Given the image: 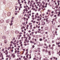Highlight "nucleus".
<instances>
[{
    "mask_svg": "<svg viewBox=\"0 0 60 60\" xmlns=\"http://www.w3.org/2000/svg\"><path fill=\"white\" fill-rule=\"evenodd\" d=\"M31 37H29L28 39L29 40H31Z\"/></svg>",
    "mask_w": 60,
    "mask_h": 60,
    "instance_id": "c85d7f7f",
    "label": "nucleus"
},
{
    "mask_svg": "<svg viewBox=\"0 0 60 60\" xmlns=\"http://www.w3.org/2000/svg\"><path fill=\"white\" fill-rule=\"evenodd\" d=\"M15 34H19V32L18 31V30H17L15 31Z\"/></svg>",
    "mask_w": 60,
    "mask_h": 60,
    "instance_id": "1a4fd4ad",
    "label": "nucleus"
},
{
    "mask_svg": "<svg viewBox=\"0 0 60 60\" xmlns=\"http://www.w3.org/2000/svg\"><path fill=\"white\" fill-rule=\"evenodd\" d=\"M8 52H6L5 53V54H6V55H8Z\"/></svg>",
    "mask_w": 60,
    "mask_h": 60,
    "instance_id": "473e14b6",
    "label": "nucleus"
},
{
    "mask_svg": "<svg viewBox=\"0 0 60 60\" xmlns=\"http://www.w3.org/2000/svg\"><path fill=\"white\" fill-rule=\"evenodd\" d=\"M37 21H39L40 20V19H37Z\"/></svg>",
    "mask_w": 60,
    "mask_h": 60,
    "instance_id": "6e6d98bb",
    "label": "nucleus"
},
{
    "mask_svg": "<svg viewBox=\"0 0 60 60\" xmlns=\"http://www.w3.org/2000/svg\"><path fill=\"white\" fill-rule=\"evenodd\" d=\"M17 50H15V54H16V53H17Z\"/></svg>",
    "mask_w": 60,
    "mask_h": 60,
    "instance_id": "09e8293b",
    "label": "nucleus"
},
{
    "mask_svg": "<svg viewBox=\"0 0 60 60\" xmlns=\"http://www.w3.org/2000/svg\"><path fill=\"white\" fill-rule=\"evenodd\" d=\"M26 11V9H24L23 10V14H24V13L26 12L25 11Z\"/></svg>",
    "mask_w": 60,
    "mask_h": 60,
    "instance_id": "aec40b11",
    "label": "nucleus"
},
{
    "mask_svg": "<svg viewBox=\"0 0 60 60\" xmlns=\"http://www.w3.org/2000/svg\"><path fill=\"white\" fill-rule=\"evenodd\" d=\"M47 43H49L50 42V41H47Z\"/></svg>",
    "mask_w": 60,
    "mask_h": 60,
    "instance_id": "e2e57ef3",
    "label": "nucleus"
},
{
    "mask_svg": "<svg viewBox=\"0 0 60 60\" xmlns=\"http://www.w3.org/2000/svg\"><path fill=\"white\" fill-rule=\"evenodd\" d=\"M57 31H56L55 32L54 34H57Z\"/></svg>",
    "mask_w": 60,
    "mask_h": 60,
    "instance_id": "680f3d73",
    "label": "nucleus"
},
{
    "mask_svg": "<svg viewBox=\"0 0 60 60\" xmlns=\"http://www.w3.org/2000/svg\"><path fill=\"white\" fill-rule=\"evenodd\" d=\"M26 18L25 17H24L23 18H22V19H24V20H25L26 19Z\"/></svg>",
    "mask_w": 60,
    "mask_h": 60,
    "instance_id": "49530a36",
    "label": "nucleus"
},
{
    "mask_svg": "<svg viewBox=\"0 0 60 60\" xmlns=\"http://www.w3.org/2000/svg\"><path fill=\"white\" fill-rule=\"evenodd\" d=\"M10 56H10V55H8V58H10Z\"/></svg>",
    "mask_w": 60,
    "mask_h": 60,
    "instance_id": "5fc2aeb1",
    "label": "nucleus"
},
{
    "mask_svg": "<svg viewBox=\"0 0 60 60\" xmlns=\"http://www.w3.org/2000/svg\"><path fill=\"white\" fill-rule=\"evenodd\" d=\"M35 19H37V16L36 15H35Z\"/></svg>",
    "mask_w": 60,
    "mask_h": 60,
    "instance_id": "58836bf2",
    "label": "nucleus"
},
{
    "mask_svg": "<svg viewBox=\"0 0 60 60\" xmlns=\"http://www.w3.org/2000/svg\"><path fill=\"white\" fill-rule=\"evenodd\" d=\"M22 34V32H20L19 34Z\"/></svg>",
    "mask_w": 60,
    "mask_h": 60,
    "instance_id": "603ef678",
    "label": "nucleus"
},
{
    "mask_svg": "<svg viewBox=\"0 0 60 60\" xmlns=\"http://www.w3.org/2000/svg\"><path fill=\"white\" fill-rule=\"evenodd\" d=\"M35 39L34 38H33L32 39V41H34V40Z\"/></svg>",
    "mask_w": 60,
    "mask_h": 60,
    "instance_id": "de8ad7c7",
    "label": "nucleus"
},
{
    "mask_svg": "<svg viewBox=\"0 0 60 60\" xmlns=\"http://www.w3.org/2000/svg\"><path fill=\"white\" fill-rule=\"evenodd\" d=\"M32 18H34V15H33L32 16H31Z\"/></svg>",
    "mask_w": 60,
    "mask_h": 60,
    "instance_id": "338daca9",
    "label": "nucleus"
},
{
    "mask_svg": "<svg viewBox=\"0 0 60 60\" xmlns=\"http://www.w3.org/2000/svg\"><path fill=\"white\" fill-rule=\"evenodd\" d=\"M42 51H43V52H44V51H45V49H42Z\"/></svg>",
    "mask_w": 60,
    "mask_h": 60,
    "instance_id": "4c0bfd02",
    "label": "nucleus"
},
{
    "mask_svg": "<svg viewBox=\"0 0 60 60\" xmlns=\"http://www.w3.org/2000/svg\"><path fill=\"white\" fill-rule=\"evenodd\" d=\"M54 14H53L52 15H51L50 16V17H51V18H52V16H54Z\"/></svg>",
    "mask_w": 60,
    "mask_h": 60,
    "instance_id": "393cba45",
    "label": "nucleus"
},
{
    "mask_svg": "<svg viewBox=\"0 0 60 60\" xmlns=\"http://www.w3.org/2000/svg\"><path fill=\"white\" fill-rule=\"evenodd\" d=\"M28 55H28V54H27V55L26 56V57L27 58H28Z\"/></svg>",
    "mask_w": 60,
    "mask_h": 60,
    "instance_id": "c9c22d12",
    "label": "nucleus"
},
{
    "mask_svg": "<svg viewBox=\"0 0 60 60\" xmlns=\"http://www.w3.org/2000/svg\"><path fill=\"white\" fill-rule=\"evenodd\" d=\"M47 41V39L45 40L44 41V42H46V41Z\"/></svg>",
    "mask_w": 60,
    "mask_h": 60,
    "instance_id": "e433bc0d",
    "label": "nucleus"
},
{
    "mask_svg": "<svg viewBox=\"0 0 60 60\" xmlns=\"http://www.w3.org/2000/svg\"><path fill=\"white\" fill-rule=\"evenodd\" d=\"M41 16L40 17H39V19H40V20H41Z\"/></svg>",
    "mask_w": 60,
    "mask_h": 60,
    "instance_id": "3c124183",
    "label": "nucleus"
},
{
    "mask_svg": "<svg viewBox=\"0 0 60 60\" xmlns=\"http://www.w3.org/2000/svg\"><path fill=\"white\" fill-rule=\"evenodd\" d=\"M34 40H35V42H36V41H37V39H35Z\"/></svg>",
    "mask_w": 60,
    "mask_h": 60,
    "instance_id": "ea45409f",
    "label": "nucleus"
},
{
    "mask_svg": "<svg viewBox=\"0 0 60 60\" xmlns=\"http://www.w3.org/2000/svg\"><path fill=\"white\" fill-rule=\"evenodd\" d=\"M49 49H51L52 50H53L54 49V48L52 47L51 48H49Z\"/></svg>",
    "mask_w": 60,
    "mask_h": 60,
    "instance_id": "6ab92c4d",
    "label": "nucleus"
},
{
    "mask_svg": "<svg viewBox=\"0 0 60 60\" xmlns=\"http://www.w3.org/2000/svg\"><path fill=\"white\" fill-rule=\"evenodd\" d=\"M34 7H36V9H38V6H37L36 5H35L34 6Z\"/></svg>",
    "mask_w": 60,
    "mask_h": 60,
    "instance_id": "f8f14e48",
    "label": "nucleus"
},
{
    "mask_svg": "<svg viewBox=\"0 0 60 60\" xmlns=\"http://www.w3.org/2000/svg\"><path fill=\"white\" fill-rule=\"evenodd\" d=\"M44 46H47V45L46 43H45L44 44Z\"/></svg>",
    "mask_w": 60,
    "mask_h": 60,
    "instance_id": "7c9ffc66",
    "label": "nucleus"
},
{
    "mask_svg": "<svg viewBox=\"0 0 60 60\" xmlns=\"http://www.w3.org/2000/svg\"><path fill=\"white\" fill-rule=\"evenodd\" d=\"M17 55H19L20 53H21V52L19 51H17Z\"/></svg>",
    "mask_w": 60,
    "mask_h": 60,
    "instance_id": "20e7f679",
    "label": "nucleus"
},
{
    "mask_svg": "<svg viewBox=\"0 0 60 60\" xmlns=\"http://www.w3.org/2000/svg\"><path fill=\"white\" fill-rule=\"evenodd\" d=\"M55 8H56V9H57V8H58V6L57 5H56L55 7Z\"/></svg>",
    "mask_w": 60,
    "mask_h": 60,
    "instance_id": "a878e982",
    "label": "nucleus"
},
{
    "mask_svg": "<svg viewBox=\"0 0 60 60\" xmlns=\"http://www.w3.org/2000/svg\"><path fill=\"white\" fill-rule=\"evenodd\" d=\"M11 44H12H12H13V42L12 41H11Z\"/></svg>",
    "mask_w": 60,
    "mask_h": 60,
    "instance_id": "0e129e2a",
    "label": "nucleus"
},
{
    "mask_svg": "<svg viewBox=\"0 0 60 60\" xmlns=\"http://www.w3.org/2000/svg\"><path fill=\"white\" fill-rule=\"evenodd\" d=\"M42 7H41V8L42 9H43V10L44 11V10H46V9L44 8L45 7V6L44 5V4H43V5L42 6ZM43 8H44V9H43Z\"/></svg>",
    "mask_w": 60,
    "mask_h": 60,
    "instance_id": "f257e3e1",
    "label": "nucleus"
},
{
    "mask_svg": "<svg viewBox=\"0 0 60 60\" xmlns=\"http://www.w3.org/2000/svg\"><path fill=\"white\" fill-rule=\"evenodd\" d=\"M52 26L54 27H56V24H55V23H54L53 24V25H52Z\"/></svg>",
    "mask_w": 60,
    "mask_h": 60,
    "instance_id": "4468645a",
    "label": "nucleus"
},
{
    "mask_svg": "<svg viewBox=\"0 0 60 60\" xmlns=\"http://www.w3.org/2000/svg\"><path fill=\"white\" fill-rule=\"evenodd\" d=\"M2 39H4H4H6V37H5V36H3L2 37Z\"/></svg>",
    "mask_w": 60,
    "mask_h": 60,
    "instance_id": "9d476101",
    "label": "nucleus"
},
{
    "mask_svg": "<svg viewBox=\"0 0 60 60\" xmlns=\"http://www.w3.org/2000/svg\"><path fill=\"white\" fill-rule=\"evenodd\" d=\"M35 46H34V45H32V49L34 48V47H35Z\"/></svg>",
    "mask_w": 60,
    "mask_h": 60,
    "instance_id": "8fccbe9b",
    "label": "nucleus"
},
{
    "mask_svg": "<svg viewBox=\"0 0 60 60\" xmlns=\"http://www.w3.org/2000/svg\"><path fill=\"white\" fill-rule=\"evenodd\" d=\"M45 24V22L44 21H43L42 22V25H44Z\"/></svg>",
    "mask_w": 60,
    "mask_h": 60,
    "instance_id": "6e6552de",
    "label": "nucleus"
},
{
    "mask_svg": "<svg viewBox=\"0 0 60 60\" xmlns=\"http://www.w3.org/2000/svg\"><path fill=\"white\" fill-rule=\"evenodd\" d=\"M53 59H55V60H57V58H56L55 57H53Z\"/></svg>",
    "mask_w": 60,
    "mask_h": 60,
    "instance_id": "2eb2a0df",
    "label": "nucleus"
},
{
    "mask_svg": "<svg viewBox=\"0 0 60 60\" xmlns=\"http://www.w3.org/2000/svg\"><path fill=\"white\" fill-rule=\"evenodd\" d=\"M43 60H49L46 57L45 58L43 59Z\"/></svg>",
    "mask_w": 60,
    "mask_h": 60,
    "instance_id": "9b49d317",
    "label": "nucleus"
},
{
    "mask_svg": "<svg viewBox=\"0 0 60 60\" xmlns=\"http://www.w3.org/2000/svg\"><path fill=\"white\" fill-rule=\"evenodd\" d=\"M42 4H45V2H44V1H43L42 2Z\"/></svg>",
    "mask_w": 60,
    "mask_h": 60,
    "instance_id": "4be33fe9",
    "label": "nucleus"
},
{
    "mask_svg": "<svg viewBox=\"0 0 60 60\" xmlns=\"http://www.w3.org/2000/svg\"><path fill=\"white\" fill-rule=\"evenodd\" d=\"M52 8L53 9H54L55 8V7L54 6H53L52 7Z\"/></svg>",
    "mask_w": 60,
    "mask_h": 60,
    "instance_id": "72a5a7b5",
    "label": "nucleus"
},
{
    "mask_svg": "<svg viewBox=\"0 0 60 60\" xmlns=\"http://www.w3.org/2000/svg\"><path fill=\"white\" fill-rule=\"evenodd\" d=\"M58 16H60L59 15H60V11H59L58 12Z\"/></svg>",
    "mask_w": 60,
    "mask_h": 60,
    "instance_id": "bb28decb",
    "label": "nucleus"
},
{
    "mask_svg": "<svg viewBox=\"0 0 60 60\" xmlns=\"http://www.w3.org/2000/svg\"><path fill=\"white\" fill-rule=\"evenodd\" d=\"M39 41H42V39L41 38H40L39 39Z\"/></svg>",
    "mask_w": 60,
    "mask_h": 60,
    "instance_id": "412c9836",
    "label": "nucleus"
},
{
    "mask_svg": "<svg viewBox=\"0 0 60 60\" xmlns=\"http://www.w3.org/2000/svg\"><path fill=\"white\" fill-rule=\"evenodd\" d=\"M44 48H45L46 49H48V46H46V47L45 46H44Z\"/></svg>",
    "mask_w": 60,
    "mask_h": 60,
    "instance_id": "0eeeda50",
    "label": "nucleus"
},
{
    "mask_svg": "<svg viewBox=\"0 0 60 60\" xmlns=\"http://www.w3.org/2000/svg\"><path fill=\"white\" fill-rule=\"evenodd\" d=\"M50 47H51V45H49V48H50Z\"/></svg>",
    "mask_w": 60,
    "mask_h": 60,
    "instance_id": "69168bd1",
    "label": "nucleus"
},
{
    "mask_svg": "<svg viewBox=\"0 0 60 60\" xmlns=\"http://www.w3.org/2000/svg\"><path fill=\"white\" fill-rule=\"evenodd\" d=\"M41 3V2L39 1L36 3L37 4V6H39L40 5V4Z\"/></svg>",
    "mask_w": 60,
    "mask_h": 60,
    "instance_id": "7ed1b4c3",
    "label": "nucleus"
},
{
    "mask_svg": "<svg viewBox=\"0 0 60 60\" xmlns=\"http://www.w3.org/2000/svg\"><path fill=\"white\" fill-rule=\"evenodd\" d=\"M11 52L12 53L13 52V49H12L11 50Z\"/></svg>",
    "mask_w": 60,
    "mask_h": 60,
    "instance_id": "c03bdc74",
    "label": "nucleus"
},
{
    "mask_svg": "<svg viewBox=\"0 0 60 60\" xmlns=\"http://www.w3.org/2000/svg\"><path fill=\"white\" fill-rule=\"evenodd\" d=\"M22 28L23 29H25V26H24V25H23L22 26Z\"/></svg>",
    "mask_w": 60,
    "mask_h": 60,
    "instance_id": "79ce46f5",
    "label": "nucleus"
},
{
    "mask_svg": "<svg viewBox=\"0 0 60 60\" xmlns=\"http://www.w3.org/2000/svg\"><path fill=\"white\" fill-rule=\"evenodd\" d=\"M8 48L9 49H11V47L10 46Z\"/></svg>",
    "mask_w": 60,
    "mask_h": 60,
    "instance_id": "864d4df0",
    "label": "nucleus"
},
{
    "mask_svg": "<svg viewBox=\"0 0 60 60\" xmlns=\"http://www.w3.org/2000/svg\"><path fill=\"white\" fill-rule=\"evenodd\" d=\"M49 55H51V53L50 51L49 52Z\"/></svg>",
    "mask_w": 60,
    "mask_h": 60,
    "instance_id": "2f4dec72",
    "label": "nucleus"
},
{
    "mask_svg": "<svg viewBox=\"0 0 60 60\" xmlns=\"http://www.w3.org/2000/svg\"><path fill=\"white\" fill-rule=\"evenodd\" d=\"M5 52H8V51H7V49H6L5 50Z\"/></svg>",
    "mask_w": 60,
    "mask_h": 60,
    "instance_id": "052dcab7",
    "label": "nucleus"
},
{
    "mask_svg": "<svg viewBox=\"0 0 60 60\" xmlns=\"http://www.w3.org/2000/svg\"><path fill=\"white\" fill-rule=\"evenodd\" d=\"M45 52L46 53H47L48 52V50L47 49H46V50H45Z\"/></svg>",
    "mask_w": 60,
    "mask_h": 60,
    "instance_id": "f3484780",
    "label": "nucleus"
},
{
    "mask_svg": "<svg viewBox=\"0 0 60 60\" xmlns=\"http://www.w3.org/2000/svg\"><path fill=\"white\" fill-rule=\"evenodd\" d=\"M11 56H12V58H14L15 57V53H12L11 54Z\"/></svg>",
    "mask_w": 60,
    "mask_h": 60,
    "instance_id": "f03ea898",
    "label": "nucleus"
},
{
    "mask_svg": "<svg viewBox=\"0 0 60 60\" xmlns=\"http://www.w3.org/2000/svg\"><path fill=\"white\" fill-rule=\"evenodd\" d=\"M42 30L41 31V34H43L44 33V32Z\"/></svg>",
    "mask_w": 60,
    "mask_h": 60,
    "instance_id": "dca6fc26",
    "label": "nucleus"
},
{
    "mask_svg": "<svg viewBox=\"0 0 60 60\" xmlns=\"http://www.w3.org/2000/svg\"><path fill=\"white\" fill-rule=\"evenodd\" d=\"M46 22H47V24H49V22H50V20H47V21H46Z\"/></svg>",
    "mask_w": 60,
    "mask_h": 60,
    "instance_id": "423d86ee",
    "label": "nucleus"
},
{
    "mask_svg": "<svg viewBox=\"0 0 60 60\" xmlns=\"http://www.w3.org/2000/svg\"><path fill=\"white\" fill-rule=\"evenodd\" d=\"M0 22H1V23H3V22H4V20H0Z\"/></svg>",
    "mask_w": 60,
    "mask_h": 60,
    "instance_id": "a211bd4d",
    "label": "nucleus"
},
{
    "mask_svg": "<svg viewBox=\"0 0 60 60\" xmlns=\"http://www.w3.org/2000/svg\"><path fill=\"white\" fill-rule=\"evenodd\" d=\"M9 20H6V22L7 23H9Z\"/></svg>",
    "mask_w": 60,
    "mask_h": 60,
    "instance_id": "c756f323",
    "label": "nucleus"
},
{
    "mask_svg": "<svg viewBox=\"0 0 60 60\" xmlns=\"http://www.w3.org/2000/svg\"><path fill=\"white\" fill-rule=\"evenodd\" d=\"M24 44L25 46H26V45H27V44L26 43Z\"/></svg>",
    "mask_w": 60,
    "mask_h": 60,
    "instance_id": "37998d69",
    "label": "nucleus"
},
{
    "mask_svg": "<svg viewBox=\"0 0 60 60\" xmlns=\"http://www.w3.org/2000/svg\"><path fill=\"white\" fill-rule=\"evenodd\" d=\"M38 59H39V58H38V57H36V58L35 59V60H38Z\"/></svg>",
    "mask_w": 60,
    "mask_h": 60,
    "instance_id": "cd10ccee",
    "label": "nucleus"
},
{
    "mask_svg": "<svg viewBox=\"0 0 60 60\" xmlns=\"http://www.w3.org/2000/svg\"><path fill=\"white\" fill-rule=\"evenodd\" d=\"M43 39H44H44H46V37H43Z\"/></svg>",
    "mask_w": 60,
    "mask_h": 60,
    "instance_id": "a18cd8bd",
    "label": "nucleus"
},
{
    "mask_svg": "<svg viewBox=\"0 0 60 60\" xmlns=\"http://www.w3.org/2000/svg\"><path fill=\"white\" fill-rule=\"evenodd\" d=\"M58 30V29L57 28H56L55 29V31H57V30Z\"/></svg>",
    "mask_w": 60,
    "mask_h": 60,
    "instance_id": "a19ab883",
    "label": "nucleus"
},
{
    "mask_svg": "<svg viewBox=\"0 0 60 60\" xmlns=\"http://www.w3.org/2000/svg\"><path fill=\"white\" fill-rule=\"evenodd\" d=\"M25 38L26 39H25V41H27V38H28L27 37H26V38Z\"/></svg>",
    "mask_w": 60,
    "mask_h": 60,
    "instance_id": "5701e85b",
    "label": "nucleus"
},
{
    "mask_svg": "<svg viewBox=\"0 0 60 60\" xmlns=\"http://www.w3.org/2000/svg\"><path fill=\"white\" fill-rule=\"evenodd\" d=\"M7 39H5L4 40V43L5 44L6 43H7Z\"/></svg>",
    "mask_w": 60,
    "mask_h": 60,
    "instance_id": "ddd939ff",
    "label": "nucleus"
},
{
    "mask_svg": "<svg viewBox=\"0 0 60 60\" xmlns=\"http://www.w3.org/2000/svg\"><path fill=\"white\" fill-rule=\"evenodd\" d=\"M30 6H32L33 5V4H32L31 3L30 4Z\"/></svg>",
    "mask_w": 60,
    "mask_h": 60,
    "instance_id": "774afa93",
    "label": "nucleus"
},
{
    "mask_svg": "<svg viewBox=\"0 0 60 60\" xmlns=\"http://www.w3.org/2000/svg\"><path fill=\"white\" fill-rule=\"evenodd\" d=\"M30 3V0H29L28 1V4H29V3Z\"/></svg>",
    "mask_w": 60,
    "mask_h": 60,
    "instance_id": "f704fd0d",
    "label": "nucleus"
},
{
    "mask_svg": "<svg viewBox=\"0 0 60 60\" xmlns=\"http://www.w3.org/2000/svg\"><path fill=\"white\" fill-rule=\"evenodd\" d=\"M57 11H60V9L59 8H58V9H57Z\"/></svg>",
    "mask_w": 60,
    "mask_h": 60,
    "instance_id": "bf43d9fd",
    "label": "nucleus"
},
{
    "mask_svg": "<svg viewBox=\"0 0 60 60\" xmlns=\"http://www.w3.org/2000/svg\"><path fill=\"white\" fill-rule=\"evenodd\" d=\"M11 12H8V13L7 14L8 16H10V15H11Z\"/></svg>",
    "mask_w": 60,
    "mask_h": 60,
    "instance_id": "39448f33",
    "label": "nucleus"
},
{
    "mask_svg": "<svg viewBox=\"0 0 60 60\" xmlns=\"http://www.w3.org/2000/svg\"><path fill=\"white\" fill-rule=\"evenodd\" d=\"M22 41V40H20L19 41H20V44H22V41Z\"/></svg>",
    "mask_w": 60,
    "mask_h": 60,
    "instance_id": "b1692460",
    "label": "nucleus"
},
{
    "mask_svg": "<svg viewBox=\"0 0 60 60\" xmlns=\"http://www.w3.org/2000/svg\"><path fill=\"white\" fill-rule=\"evenodd\" d=\"M25 56H24L23 57V58L24 59V60L25 59V58H25Z\"/></svg>",
    "mask_w": 60,
    "mask_h": 60,
    "instance_id": "4d7b16f0",
    "label": "nucleus"
},
{
    "mask_svg": "<svg viewBox=\"0 0 60 60\" xmlns=\"http://www.w3.org/2000/svg\"><path fill=\"white\" fill-rule=\"evenodd\" d=\"M51 22H52V24H53V23H54V21H52Z\"/></svg>",
    "mask_w": 60,
    "mask_h": 60,
    "instance_id": "13d9d810",
    "label": "nucleus"
}]
</instances>
